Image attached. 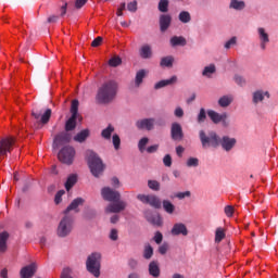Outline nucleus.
Returning a JSON list of instances; mask_svg holds the SVG:
<instances>
[{
	"mask_svg": "<svg viewBox=\"0 0 278 278\" xmlns=\"http://www.w3.org/2000/svg\"><path fill=\"white\" fill-rule=\"evenodd\" d=\"M101 197L104 201L111 203L105 207L106 214H121V212L127 210V202L121 200L119 191L104 187L101 189Z\"/></svg>",
	"mask_w": 278,
	"mask_h": 278,
	"instance_id": "1",
	"label": "nucleus"
},
{
	"mask_svg": "<svg viewBox=\"0 0 278 278\" xmlns=\"http://www.w3.org/2000/svg\"><path fill=\"white\" fill-rule=\"evenodd\" d=\"M116 94H118V83L116 80H108L99 87L96 101L102 105H108V103H112L116 99Z\"/></svg>",
	"mask_w": 278,
	"mask_h": 278,
	"instance_id": "2",
	"label": "nucleus"
},
{
	"mask_svg": "<svg viewBox=\"0 0 278 278\" xmlns=\"http://www.w3.org/2000/svg\"><path fill=\"white\" fill-rule=\"evenodd\" d=\"M87 162L93 177H99L103 173V170H105V165L103 164V161L101 160V157H99V154H97L92 150L87 151Z\"/></svg>",
	"mask_w": 278,
	"mask_h": 278,
	"instance_id": "3",
	"label": "nucleus"
},
{
	"mask_svg": "<svg viewBox=\"0 0 278 278\" xmlns=\"http://www.w3.org/2000/svg\"><path fill=\"white\" fill-rule=\"evenodd\" d=\"M86 268L93 277H101V253H91L86 261Z\"/></svg>",
	"mask_w": 278,
	"mask_h": 278,
	"instance_id": "4",
	"label": "nucleus"
},
{
	"mask_svg": "<svg viewBox=\"0 0 278 278\" xmlns=\"http://www.w3.org/2000/svg\"><path fill=\"white\" fill-rule=\"evenodd\" d=\"M200 142L204 149H218L219 137L216 131H210L207 135L205 130L199 131Z\"/></svg>",
	"mask_w": 278,
	"mask_h": 278,
	"instance_id": "5",
	"label": "nucleus"
},
{
	"mask_svg": "<svg viewBox=\"0 0 278 278\" xmlns=\"http://www.w3.org/2000/svg\"><path fill=\"white\" fill-rule=\"evenodd\" d=\"M74 224L75 219H73V216L64 215L56 229V235L59 238H67V236H71Z\"/></svg>",
	"mask_w": 278,
	"mask_h": 278,
	"instance_id": "6",
	"label": "nucleus"
},
{
	"mask_svg": "<svg viewBox=\"0 0 278 278\" xmlns=\"http://www.w3.org/2000/svg\"><path fill=\"white\" fill-rule=\"evenodd\" d=\"M71 114V117L65 123V131H73L77 127V116H79V100L72 101Z\"/></svg>",
	"mask_w": 278,
	"mask_h": 278,
	"instance_id": "7",
	"label": "nucleus"
},
{
	"mask_svg": "<svg viewBox=\"0 0 278 278\" xmlns=\"http://www.w3.org/2000/svg\"><path fill=\"white\" fill-rule=\"evenodd\" d=\"M15 144L16 139L14 137H4L0 139V160L8 157V154L12 153Z\"/></svg>",
	"mask_w": 278,
	"mask_h": 278,
	"instance_id": "8",
	"label": "nucleus"
},
{
	"mask_svg": "<svg viewBox=\"0 0 278 278\" xmlns=\"http://www.w3.org/2000/svg\"><path fill=\"white\" fill-rule=\"evenodd\" d=\"M75 148L65 146L60 150L58 159L60 162H62V164H67V166H71V164H73V160H75Z\"/></svg>",
	"mask_w": 278,
	"mask_h": 278,
	"instance_id": "9",
	"label": "nucleus"
},
{
	"mask_svg": "<svg viewBox=\"0 0 278 278\" xmlns=\"http://www.w3.org/2000/svg\"><path fill=\"white\" fill-rule=\"evenodd\" d=\"M137 199L138 201H141V203L151 205L154 210H160V207H162V200H160L155 194H138Z\"/></svg>",
	"mask_w": 278,
	"mask_h": 278,
	"instance_id": "10",
	"label": "nucleus"
},
{
	"mask_svg": "<svg viewBox=\"0 0 278 278\" xmlns=\"http://www.w3.org/2000/svg\"><path fill=\"white\" fill-rule=\"evenodd\" d=\"M51 114H52L51 109H47L43 114H42V111H40L38 109H34L31 111V116L36 121H39V118H40V123L42 125H47V123H49V121H51Z\"/></svg>",
	"mask_w": 278,
	"mask_h": 278,
	"instance_id": "11",
	"label": "nucleus"
},
{
	"mask_svg": "<svg viewBox=\"0 0 278 278\" xmlns=\"http://www.w3.org/2000/svg\"><path fill=\"white\" fill-rule=\"evenodd\" d=\"M238 140L236 138H231L229 136L219 137L218 147H222L224 151H231L233 147H236Z\"/></svg>",
	"mask_w": 278,
	"mask_h": 278,
	"instance_id": "12",
	"label": "nucleus"
},
{
	"mask_svg": "<svg viewBox=\"0 0 278 278\" xmlns=\"http://www.w3.org/2000/svg\"><path fill=\"white\" fill-rule=\"evenodd\" d=\"M257 34H258V40H260V47L262 51H266V45L270 42V36L266 33V28L264 27H258L257 28Z\"/></svg>",
	"mask_w": 278,
	"mask_h": 278,
	"instance_id": "13",
	"label": "nucleus"
},
{
	"mask_svg": "<svg viewBox=\"0 0 278 278\" xmlns=\"http://www.w3.org/2000/svg\"><path fill=\"white\" fill-rule=\"evenodd\" d=\"M155 125L154 118H143L136 122L137 129H147V131H151Z\"/></svg>",
	"mask_w": 278,
	"mask_h": 278,
	"instance_id": "14",
	"label": "nucleus"
},
{
	"mask_svg": "<svg viewBox=\"0 0 278 278\" xmlns=\"http://www.w3.org/2000/svg\"><path fill=\"white\" fill-rule=\"evenodd\" d=\"M170 136L174 140H184V129L181 128V124L173 123L170 128Z\"/></svg>",
	"mask_w": 278,
	"mask_h": 278,
	"instance_id": "15",
	"label": "nucleus"
},
{
	"mask_svg": "<svg viewBox=\"0 0 278 278\" xmlns=\"http://www.w3.org/2000/svg\"><path fill=\"white\" fill-rule=\"evenodd\" d=\"M85 202L86 200H84L83 198L74 199L64 211L65 216H68V212H73V211L77 214V212H79V208H78L79 205H84Z\"/></svg>",
	"mask_w": 278,
	"mask_h": 278,
	"instance_id": "16",
	"label": "nucleus"
},
{
	"mask_svg": "<svg viewBox=\"0 0 278 278\" xmlns=\"http://www.w3.org/2000/svg\"><path fill=\"white\" fill-rule=\"evenodd\" d=\"M68 142H71V134L63 131L55 136L53 146L60 147L62 144H68Z\"/></svg>",
	"mask_w": 278,
	"mask_h": 278,
	"instance_id": "17",
	"label": "nucleus"
},
{
	"mask_svg": "<svg viewBox=\"0 0 278 278\" xmlns=\"http://www.w3.org/2000/svg\"><path fill=\"white\" fill-rule=\"evenodd\" d=\"M159 23L161 31H166L170 27V23H173V16L170 14H161Z\"/></svg>",
	"mask_w": 278,
	"mask_h": 278,
	"instance_id": "18",
	"label": "nucleus"
},
{
	"mask_svg": "<svg viewBox=\"0 0 278 278\" xmlns=\"http://www.w3.org/2000/svg\"><path fill=\"white\" fill-rule=\"evenodd\" d=\"M21 278H30L36 275V263L23 267L20 271Z\"/></svg>",
	"mask_w": 278,
	"mask_h": 278,
	"instance_id": "19",
	"label": "nucleus"
},
{
	"mask_svg": "<svg viewBox=\"0 0 278 278\" xmlns=\"http://www.w3.org/2000/svg\"><path fill=\"white\" fill-rule=\"evenodd\" d=\"M172 236H188V227H186V224H175L172 228Z\"/></svg>",
	"mask_w": 278,
	"mask_h": 278,
	"instance_id": "20",
	"label": "nucleus"
},
{
	"mask_svg": "<svg viewBox=\"0 0 278 278\" xmlns=\"http://www.w3.org/2000/svg\"><path fill=\"white\" fill-rule=\"evenodd\" d=\"M207 116L211 118L213 123H215V125H218V123H222V121H225V118H227V114L220 115L213 110L207 111Z\"/></svg>",
	"mask_w": 278,
	"mask_h": 278,
	"instance_id": "21",
	"label": "nucleus"
},
{
	"mask_svg": "<svg viewBox=\"0 0 278 278\" xmlns=\"http://www.w3.org/2000/svg\"><path fill=\"white\" fill-rule=\"evenodd\" d=\"M173 84H177V76H172L169 79L160 80L154 85V89L160 90L161 88H166V86H173Z\"/></svg>",
	"mask_w": 278,
	"mask_h": 278,
	"instance_id": "22",
	"label": "nucleus"
},
{
	"mask_svg": "<svg viewBox=\"0 0 278 278\" xmlns=\"http://www.w3.org/2000/svg\"><path fill=\"white\" fill-rule=\"evenodd\" d=\"M10 233L8 231L0 232V253H5L8 251V239Z\"/></svg>",
	"mask_w": 278,
	"mask_h": 278,
	"instance_id": "23",
	"label": "nucleus"
},
{
	"mask_svg": "<svg viewBox=\"0 0 278 278\" xmlns=\"http://www.w3.org/2000/svg\"><path fill=\"white\" fill-rule=\"evenodd\" d=\"M149 274L151 275V277H160V264L157 263V261H152L149 264Z\"/></svg>",
	"mask_w": 278,
	"mask_h": 278,
	"instance_id": "24",
	"label": "nucleus"
},
{
	"mask_svg": "<svg viewBox=\"0 0 278 278\" xmlns=\"http://www.w3.org/2000/svg\"><path fill=\"white\" fill-rule=\"evenodd\" d=\"M90 137V130L89 129H83L80 132H78L76 136H74L75 142H86L88 138Z\"/></svg>",
	"mask_w": 278,
	"mask_h": 278,
	"instance_id": "25",
	"label": "nucleus"
},
{
	"mask_svg": "<svg viewBox=\"0 0 278 278\" xmlns=\"http://www.w3.org/2000/svg\"><path fill=\"white\" fill-rule=\"evenodd\" d=\"M170 45L172 47H186L188 41L182 36H174L170 38Z\"/></svg>",
	"mask_w": 278,
	"mask_h": 278,
	"instance_id": "26",
	"label": "nucleus"
},
{
	"mask_svg": "<svg viewBox=\"0 0 278 278\" xmlns=\"http://www.w3.org/2000/svg\"><path fill=\"white\" fill-rule=\"evenodd\" d=\"M139 54H140V58H142L143 60H149L153 55L151 46L149 45L142 46L141 49L139 50Z\"/></svg>",
	"mask_w": 278,
	"mask_h": 278,
	"instance_id": "27",
	"label": "nucleus"
},
{
	"mask_svg": "<svg viewBox=\"0 0 278 278\" xmlns=\"http://www.w3.org/2000/svg\"><path fill=\"white\" fill-rule=\"evenodd\" d=\"M230 10L242 11L247 8V3L242 0H230Z\"/></svg>",
	"mask_w": 278,
	"mask_h": 278,
	"instance_id": "28",
	"label": "nucleus"
},
{
	"mask_svg": "<svg viewBox=\"0 0 278 278\" xmlns=\"http://www.w3.org/2000/svg\"><path fill=\"white\" fill-rule=\"evenodd\" d=\"M264 97H270V94L266 91H262V90H258V91H255L253 93V103L257 104V103H262V101H264Z\"/></svg>",
	"mask_w": 278,
	"mask_h": 278,
	"instance_id": "29",
	"label": "nucleus"
},
{
	"mask_svg": "<svg viewBox=\"0 0 278 278\" xmlns=\"http://www.w3.org/2000/svg\"><path fill=\"white\" fill-rule=\"evenodd\" d=\"M231 103H233V98L231 96H224L218 100V105L220 108H229Z\"/></svg>",
	"mask_w": 278,
	"mask_h": 278,
	"instance_id": "30",
	"label": "nucleus"
},
{
	"mask_svg": "<svg viewBox=\"0 0 278 278\" xmlns=\"http://www.w3.org/2000/svg\"><path fill=\"white\" fill-rule=\"evenodd\" d=\"M146 77H147L146 70H140L137 72L136 77H135V85L137 86V88H139L140 84H142V81Z\"/></svg>",
	"mask_w": 278,
	"mask_h": 278,
	"instance_id": "31",
	"label": "nucleus"
},
{
	"mask_svg": "<svg viewBox=\"0 0 278 278\" xmlns=\"http://www.w3.org/2000/svg\"><path fill=\"white\" fill-rule=\"evenodd\" d=\"M112 134H114V126L110 124L101 131V137L104 138V140H110L112 138Z\"/></svg>",
	"mask_w": 278,
	"mask_h": 278,
	"instance_id": "32",
	"label": "nucleus"
},
{
	"mask_svg": "<svg viewBox=\"0 0 278 278\" xmlns=\"http://www.w3.org/2000/svg\"><path fill=\"white\" fill-rule=\"evenodd\" d=\"M178 21H180V23L188 24L192 21V16L190 15V12L181 11L178 15Z\"/></svg>",
	"mask_w": 278,
	"mask_h": 278,
	"instance_id": "33",
	"label": "nucleus"
},
{
	"mask_svg": "<svg viewBox=\"0 0 278 278\" xmlns=\"http://www.w3.org/2000/svg\"><path fill=\"white\" fill-rule=\"evenodd\" d=\"M226 233L223 227L216 228L215 231V242L219 244V242H223L225 240Z\"/></svg>",
	"mask_w": 278,
	"mask_h": 278,
	"instance_id": "34",
	"label": "nucleus"
},
{
	"mask_svg": "<svg viewBox=\"0 0 278 278\" xmlns=\"http://www.w3.org/2000/svg\"><path fill=\"white\" fill-rule=\"evenodd\" d=\"M77 184V175L72 174L71 176H68L66 182H65V190H71V188H73V186H75Z\"/></svg>",
	"mask_w": 278,
	"mask_h": 278,
	"instance_id": "35",
	"label": "nucleus"
},
{
	"mask_svg": "<svg viewBox=\"0 0 278 278\" xmlns=\"http://www.w3.org/2000/svg\"><path fill=\"white\" fill-rule=\"evenodd\" d=\"M163 210H165L167 214H175V205L168 200L163 201Z\"/></svg>",
	"mask_w": 278,
	"mask_h": 278,
	"instance_id": "36",
	"label": "nucleus"
},
{
	"mask_svg": "<svg viewBox=\"0 0 278 278\" xmlns=\"http://www.w3.org/2000/svg\"><path fill=\"white\" fill-rule=\"evenodd\" d=\"M143 257L144 260H151L153 257V247L151 244L144 245Z\"/></svg>",
	"mask_w": 278,
	"mask_h": 278,
	"instance_id": "37",
	"label": "nucleus"
},
{
	"mask_svg": "<svg viewBox=\"0 0 278 278\" xmlns=\"http://www.w3.org/2000/svg\"><path fill=\"white\" fill-rule=\"evenodd\" d=\"M147 144H149V138L148 137H143L139 140L138 149L140 151V153H144V151L147 150Z\"/></svg>",
	"mask_w": 278,
	"mask_h": 278,
	"instance_id": "38",
	"label": "nucleus"
},
{
	"mask_svg": "<svg viewBox=\"0 0 278 278\" xmlns=\"http://www.w3.org/2000/svg\"><path fill=\"white\" fill-rule=\"evenodd\" d=\"M214 73H216V66L212 64L204 67L202 75L204 77H210V75H214Z\"/></svg>",
	"mask_w": 278,
	"mask_h": 278,
	"instance_id": "39",
	"label": "nucleus"
},
{
	"mask_svg": "<svg viewBox=\"0 0 278 278\" xmlns=\"http://www.w3.org/2000/svg\"><path fill=\"white\" fill-rule=\"evenodd\" d=\"M168 0H160L159 2V12H168Z\"/></svg>",
	"mask_w": 278,
	"mask_h": 278,
	"instance_id": "40",
	"label": "nucleus"
},
{
	"mask_svg": "<svg viewBox=\"0 0 278 278\" xmlns=\"http://www.w3.org/2000/svg\"><path fill=\"white\" fill-rule=\"evenodd\" d=\"M148 188H150V190H154V192H159L160 181H157V180H148Z\"/></svg>",
	"mask_w": 278,
	"mask_h": 278,
	"instance_id": "41",
	"label": "nucleus"
},
{
	"mask_svg": "<svg viewBox=\"0 0 278 278\" xmlns=\"http://www.w3.org/2000/svg\"><path fill=\"white\" fill-rule=\"evenodd\" d=\"M109 64L115 68L116 66H121V64H123V60L121 56H113L110 59Z\"/></svg>",
	"mask_w": 278,
	"mask_h": 278,
	"instance_id": "42",
	"label": "nucleus"
},
{
	"mask_svg": "<svg viewBox=\"0 0 278 278\" xmlns=\"http://www.w3.org/2000/svg\"><path fill=\"white\" fill-rule=\"evenodd\" d=\"M161 66H166L170 68L173 66V56H165L161 60Z\"/></svg>",
	"mask_w": 278,
	"mask_h": 278,
	"instance_id": "43",
	"label": "nucleus"
},
{
	"mask_svg": "<svg viewBox=\"0 0 278 278\" xmlns=\"http://www.w3.org/2000/svg\"><path fill=\"white\" fill-rule=\"evenodd\" d=\"M187 166H188V168H197V166H199V159L189 157L187 160Z\"/></svg>",
	"mask_w": 278,
	"mask_h": 278,
	"instance_id": "44",
	"label": "nucleus"
},
{
	"mask_svg": "<svg viewBox=\"0 0 278 278\" xmlns=\"http://www.w3.org/2000/svg\"><path fill=\"white\" fill-rule=\"evenodd\" d=\"M64 194H66V191H64V190H60L56 192V194L54 197L55 205H60L62 203V197H64Z\"/></svg>",
	"mask_w": 278,
	"mask_h": 278,
	"instance_id": "45",
	"label": "nucleus"
},
{
	"mask_svg": "<svg viewBox=\"0 0 278 278\" xmlns=\"http://www.w3.org/2000/svg\"><path fill=\"white\" fill-rule=\"evenodd\" d=\"M112 140L115 151H118V149H121V137L115 134L113 135Z\"/></svg>",
	"mask_w": 278,
	"mask_h": 278,
	"instance_id": "46",
	"label": "nucleus"
},
{
	"mask_svg": "<svg viewBox=\"0 0 278 278\" xmlns=\"http://www.w3.org/2000/svg\"><path fill=\"white\" fill-rule=\"evenodd\" d=\"M127 10L128 12H132V13H136L138 12V1H131L127 4Z\"/></svg>",
	"mask_w": 278,
	"mask_h": 278,
	"instance_id": "47",
	"label": "nucleus"
},
{
	"mask_svg": "<svg viewBox=\"0 0 278 278\" xmlns=\"http://www.w3.org/2000/svg\"><path fill=\"white\" fill-rule=\"evenodd\" d=\"M207 118V114L205 113V109H200V113L198 114V123L201 124Z\"/></svg>",
	"mask_w": 278,
	"mask_h": 278,
	"instance_id": "48",
	"label": "nucleus"
},
{
	"mask_svg": "<svg viewBox=\"0 0 278 278\" xmlns=\"http://www.w3.org/2000/svg\"><path fill=\"white\" fill-rule=\"evenodd\" d=\"M238 43V38L237 37H232L230 38L226 43H225V49H231V47H235V45Z\"/></svg>",
	"mask_w": 278,
	"mask_h": 278,
	"instance_id": "49",
	"label": "nucleus"
},
{
	"mask_svg": "<svg viewBox=\"0 0 278 278\" xmlns=\"http://www.w3.org/2000/svg\"><path fill=\"white\" fill-rule=\"evenodd\" d=\"M164 166H167L170 168L173 166V157H170V154H166L163 159Z\"/></svg>",
	"mask_w": 278,
	"mask_h": 278,
	"instance_id": "50",
	"label": "nucleus"
},
{
	"mask_svg": "<svg viewBox=\"0 0 278 278\" xmlns=\"http://www.w3.org/2000/svg\"><path fill=\"white\" fill-rule=\"evenodd\" d=\"M235 81L238 86H244L247 84V80L244 79V77L240 75H235Z\"/></svg>",
	"mask_w": 278,
	"mask_h": 278,
	"instance_id": "51",
	"label": "nucleus"
},
{
	"mask_svg": "<svg viewBox=\"0 0 278 278\" xmlns=\"http://www.w3.org/2000/svg\"><path fill=\"white\" fill-rule=\"evenodd\" d=\"M224 212L228 218H231V216H233V212H235L233 206H231V205L225 206Z\"/></svg>",
	"mask_w": 278,
	"mask_h": 278,
	"instance_id": "52",
	"label": "nucleus"
},
{
	"mask_svg": "<svg viewBox=\"0 0 278 278\" xmlns=\"http://www.w3.org/2000/svg\"><path fill=\"white\" fill-rule=\"evenodd\" d=\"M174 116H176V118H184V109L177 106L174 111Z\"/></svg>",
	"mask_w": 278,
	"mask_h": 278,
	"instance_id": "53",
	"label": "nucleus"
},
{
	"mask_svg": "<svg viewBox=\"0 0 278 278\" xmlns=\"http://www.w3.org/2000/svg\"><path fill=\"white\" fill-rule=\"evenodd\" d=\"M162 240H164V236L162 235V232L156 231L154 235V242L156 244H162Z\"/></svg>",
	"mask_w": 278,
	"mask_h": 278,
	"instance_id": "54",
	"label": "nucleus"
},
{
	"mask_svg": "<svg viewBox=\"0 0 278 278\" xmlns=\"http://www.w3.org/2000/svg\"><path fill=\"white\" fill-rule=\"evenodd\" d=\"M71 268L70 267H66L62 270L61 273V278H73V276H71Z\"/></svg>",
	"mask_w": 278,
	"mask_h": 278,
	"instance_id": "55",
	"label": "nucleus"
},
{
	"mask_svg": "<svg viewBox=\"0 0 278 278\" xmlns=\"http://www.w3.org/2000/svg\"><path fill=\"white\" fill-rule=\"evenodd\" d=\"M109 238L110 240H113L114 242H116V240H118V230L113 228L109 235Z\"/></svg>",
	"mask_w": 278,
	"mask_h": 278,
	"instance_id": "56",
	"label": "nucleus"
},
{
	"mask_svg": "<svg viewBox=\"0 0 278 278\" xmlns=\"http://www.w3.org/2000/svg\"><path fill=\"white\" fill-rule=\"evenodd\" d=\"M167 252H168V243H163L162 245H160L159 253L161 255H166Z\"/></svg>",
	"mask_w": 278,
	"mask_h": 278,
	"instance_id": "57",
	"label": "nucleus"
},
{
	"mask_svg": "<svg viewBox=\"0 0 278 278\" xmlns=\"http://www.w3.org/2000/svg\"><path fill=\"white\" fill-rule=\"evenodd\" d=\"M86 3H88V0H76L75 1V8L76 10H81V8L84 5H86Z\"/></svg>",
	"mask_w": 278,
	"mask_h": 278,
	"instance_id": "58",
	"label": "nucleus"
},
{
	"mask_svg": "<svg viewBox=\"0 0 278 278\" xmlns=\"http://www.w3.org/2000/svg\"><path fill=\"white\" fill-rule=\"evenodd\" d=\"M111 186H113V188H119L121 187V180H118V177H113L111 179Z\"/></svg>",
	"mask_w": 278,
	"mask_h": 278,
	"instance_id": "59",
	"label": "nucleus"
},
{
	"mask_svg": "<svg viewBox=\"0 0 278 278\" xmlns=\"http://www.w3.org/2000/svg\"><path fill=\"white\" fill-rule=\"evenodd\" d=\"M125 8H127V4L125 2H122L119 8L117 9L116 15L123 16V11H125Z\"/></svg>",
	"mask_w": 278,
	"mask_h": 278,
	"instance_id": "60",
	"label": "nucleus"
},
{
	"mask_svg": "<svg viewBox=\"0 0 278 278\" xmlns=\"http://www.w3.org/2000/svg\"><path fill=\"white\" fill-rule=\"evenodd\" d=\"M128 266L134 270L135 268H138V261L136 258H130L128 261Z\"/></svg>",
	"mask_w": 278,
	"mask_h": 278,
	"instance_id": "61",
	"label": "nucleus"
},
{
	"mask_svg": "<svg viewBox=\"0 0 278 278\" xmlns=\"http://www.w3.org/2000/svg\"><path fill=\"white\" fill-rule=\"evenodd\" d=\"M157 149H160V144L150 146L147 148V153H156Z\"/></svg>",
	"mask_w": 278,
	"mask_h": 278,
	"instance_id": "62",
	"label": "nucleus"
},
{
	"mask_svg": "<svg viewBox=\"0 0 278 278\" xmlns=\"http://www.w3.org/2000/svg\"><path fill=\"white\" fill-rule=\"evenodd\" d=\"M190 195H191L190 191H185V192H178L176 194V198L181 200V199H186V197H190Z\"/></svg>",
	"mask_w": 278,
	"mask_h": 278,
	"instance_id": "63",
	"label": "nucleus"
},
{
	"mask_svg": "<svg viewBox=\"0 0 278 278\" xmlns=\"http://www.w3.org/2000/svg\"><path fill=\"white\" fill-rule=\"evenodd\" d=\"M101 42H103V37H97V38L91 42V47H100Z\"/></svg>",
	"mask_w": 278,
	"mask_h": 278,
	"instance_id": "64",
	"label": "nucleus"
}]
</instances>
